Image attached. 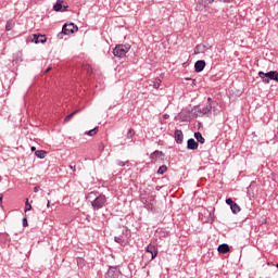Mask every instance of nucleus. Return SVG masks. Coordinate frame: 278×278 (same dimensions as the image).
<instances>
[{
	"mask_svg": "<svg viewBox=\"0 0 278 278\" xmlns=\"http://www.w3.org/2000/svg\"><path fill=\"white\" fill-rule=\"evenodd\" d=\"M180 118H181L182 122H188L189 121V118L187 116H184L182 114L180 115Z\"/></svg>",
	"mask_w": 278,
	"mask_h": 278,
	"instance_id": "c85d7f7f",
	"label": "nucleus"
},
{
	"mask_svg": "<svg viewBox=\"0 0 278 278\" xmlns=\"http://www.w3.org/2000/svg\"><path fill=\"white\" fill-rule=\"evenodd\" d=\"M111 276H112L113 278H117V276L113 274V268H112V267H110V270H109V273L106 274V277H111Z\"/></svg>",
	"mask_w": 278,
	"mask_h": 278,
	"instance_id": "5701e85b",
	"label": "nucleus"
},
{
	"mask_svg": "<svg viewBox=\"0 0 278 278\" xmlns=\"http://www.w3.org/2000/svg\"><path fill=\"white\" fill-rule=\"evenodd\" d=\"M175 140L178 144H181L184 142V134L181 130H176L175 131Z\"/></svg>",
	"mask_w": 278,
	"mask_h": 278,
	"instance_id": "1a4fd4ad",
	"label": "nucleus"
},
{
	"mask_svg": "<svg viewBox=\"0 0 278 278\" xmlns=\"http://www.w3.org/2000/svg\"><path fill=\"white\" fill-rule=\"evenodd\" d=\"M39 191V187L34 188V192L37 193Z\"/></svg>",
	"mask_w": 278,
	"mask_h": 278,
	"instance_id": "2f4dec72",
	"label": "nucleus"
},
{
	"mask_svg": "<svg viewBox=\"0 0 278 278\" xmlns=\"http://www.w3.org/2000/svg\"><path fill=\"white\" fill-rule=\"evenodd\" d=\"M64 3V1L63 0H58L56 2H55V4L53 5V10L55 11V12H66V10H67V5L66 4H63Z\"/></svg>",
	"mask_w": 278,
	"mask_h": 278,
	"instance_id": "39448f33",
	"label": "nucleus"
},
{
	"mask_svg": "<svg viewBox=\"0 0 278 278\" xmlns=\"http://www.w3.org/2000/svg\"><path fill=\"white\" fill-rule=\"evenodd\" d=\"M154 154H155V155H163V152H161V151H155Z\"/></svg>",
	"mask_w": 278,
	"mask_h": 278,
	"instance_id": "7c9ffc66",
	"label": "nucleus"
},
{
	"mask_svg": "<svg viewBox=\"0 0 278 278\" xmlns=\"http://www.w3.org/2000/svg\"><path fill=\"white\" fill-rule=\"evenodd\" d=\"M35 154H36V156H37L38 159L42 160V159L46 157L47 152L43 151V150H38V151L35 152Z\"/></svg>",
	"mask_w": 278,
	"mask_h": 278,
	"instance_id": "2eb2a0df",
	"label": "nucleus"
},
{
	"mask_svg": "<svg viewBox=\"0 0 278 278\" xmlns=\"http://www.w3.org/2000/svg\"><path fill=\"white\" fill-rule=\"evenodd\" d=\"M0 203H2V197L0 198Z\"/></svg>",
	"mask_w": 278,
	"mask_h": 278,
	"instance_id": "4c0bfd02",
	"label": "nucleus"
},
{
	"mask_svg": "<svg viewBox=\"0 0 278 278\" xmlns=\"http://www.w3.org/2000/svg\"><path fill=\"white\" fill-rule=\"evenodd\" d=\"M212 104L210 103V104H207L205 108H203V109H201V111H202V115L204 116V115H210L211 113H212Z\"/></svg>",
	"mask_w": 278,
	"mask_h": 278,
	"instance_id": "ddd939ff",
	"label": "nucleus"
},
{
	"mask_svg": "<svg viewBox=\"0 0 278 278\" xmlns=\"http://www.w3.org/2000/svg\"><path fill=\"white\" fill-rule=\"evenodd\" d=\"M258 76L262 78L264 84H269V80L278 83V72L270 71L268 73L260 72Z\"/></svg>",
	"mask_w": 278,
	"mask_h": 278,
	"instance_id": "7ed1b4c3",
	"label": "nucleus"
},
{
	"mask_svg": "<svg viewBox=\"0 0 278 278\" xmlns=\"http://www.w3.org/2000/svg\"><path fill=\"white\" fill-rule=\"evenodd\" d=\"M90 216H87V219L89 218Z\"/></svg>",
	"mask_w": 278,
	"mask_h": 278,
	"instance_id": "ea45409f",
	"label": "nucleus"
},
{
	"mask_svg": "<svg viewBox=\"0 0 278 278\" xmlns=\"http://www.w3.org/2000/svg\"><path fill=\"white\" fill-rule=\"evenodd\" d=\"M147 253H150L151 254V260H154L156 256H157V249L152 245V244H149L146 249Z\"/></svg>",
	"mask_w": 278,
	"mask_h": 278,
	"instance_id": "423d86ee",
	"label": "nucleus"
},
{
	"mask_svg": "<svg viewBox=\"0 0 278 278\" xmlns=\"http://www.w3.org/2000/svg\"><path fill=\"white\" fill-rule=\"evenodd\" d=\"M70 168L73 170V172H75L76 169H75V166H70Z\"/></svg>",
	"mask_w": 278,
	"mask_h": 278,
	"instance_id": "f704fd0d",
	"label": "nucleus"
},
{
	"mask_svg": "<svg viewBox=\"0 0 278 278\" xmlns=\"http://www.w3.org/2000/svg\"><path fill=\"white\" fill-rule=\"evenodd\" d=\"M162 80L160 78H156L153 83L154 89H159L161 86Z\"/></svg>",
	"mask_w": 278,
	"mask_h": 278,
	"instance_id": "a211bd4d",
	"label": "nucleus"
},
{
	"mask_svg": "<svg viewBox=\"0 0 278 278\" xmlns=\"http://www.w3.org/2000/svg\"><path fill=\"white\" fill-rule=\"evenodd\" d=\"M206 66V63L204 60H200L195 63L194 68L197 73H202Z\"/></svg>",
	"mask_w": 278,
	"mask_h": 278,
	"instance_id": "0eeeda50",
	"label": "nucleus"
},
{
	"mask_svg": "<svg viewBox=\"0 0 278 278\" xmlns=\"http://www.w3.org/2000/svg\"><path fill=\"white\" fill-rule=\"evenodd\" d=\"M230 251V248L228 244L224 243L218 247V252L222 254H226Z\"/></svg>",
	"mask_w": 278,
	"mask_h": 278,
	"instance_id": "9b49d317",
	"label": "nucleus"
},
{
	"mask_svg": "<svg viewBox=\"0 0 278 278\" xmlns=\"http://www.w3.org/2000/svg\"><path fill=\"white\" fill-rule=\"evenodd\" d=\"M230 208H231V211H232L233 214H238V213L241 211L240 206H239L237 203H233V204L230 206Z\"/></svg>",
	"mask_w": 278,
	"mask_h": 278,
	"instance_id": "dca6fc26",
	"label": "nucleus"
},
{
	"mask_svg": "<svg viewBox=\"0 0 278 278\" xmlns=\"http://www.w3.org/2000/svg\"><path fill=\"white\" fill-rule=\"evenodd\" d=\"M78 112H79V111L77 110V111L73 112L72 114H70L68 116H66V117H65V122H70V121L72 119V117H73L74 115H76Z\"/></svg>",
	"mask_w": 278,
	"mask_h": 278,
	"instance_id": "aec40b11",
	"label": "nucleus"
},
{
	"mask_svg": "<svg viewBox=\"0 0 278 278\" xmlns=\"http://www.w3.org/2000/svg\"><path fill=\"white\" fill-rule=\"evenodd\" d=\"M47 40L46 35H34L35 43H45Z\"/></svg>",
	"mask_w": 278,
	"mask_h": 278,
	"instance_id": "9d476101",
	"label": "nucleus"
},
{
	"mask_svg": "<svg viewBox=\"0 0 278 278\" xmlns=\"http://www.w3.org/2000/svg\"><path fill=\"white\" fill-rule=\"evenodd\" d=\"M97 131H98V128L91 129V130L88 131V135L90 137H92V136H94L97 134Z\"/></svg>",
	"mask_w": 278,
	"mask_h": 278,
	"instance_id": "393cba45",
	"label": "nucleus"
},
{
	"mask_svg": "<svg viewBox=\"0 0 278 278\" xmlns=\"http://www.w3.org/2000/svg\"><path fill=\"white\" fill-rule=\"evenodd\" d=\"M194 138L197 139L198 142H200L201 144H204L205 143V139L203 138L202 134L201 132H195L194 134Z\"/></svg>",
	"mask_w": 278,
	"mask_h": 278,
	"instance_id": "4468645a",
	"label": "nucleus"
},
{
	"mask_svg": "<svg viewBox=\"0 0 278 278\" xmlns=\"http://www.w3.org/2000/svg\"><path fill=\"white\" fill-rule=\"evenodd\" d=\"M276 267L278 268V263H277Z\"/></svg>",
	"mask_w": 278,
	"mask_h": 278,
	"instance_id": "58836bf2",
	"label": "nucleus"
},
{
	"mask_svg": "<svg viewBox=\"0 0 278 278\" xmlns=\"http://www.w3.org/2000/svg\"><path fill=\"white\" fill-rule=\"evenodd\" d=\"M206 49V46H203L202 43H199L198 46H195L194 48V53L199 54V53H204Z\"/></svg>",
	"mask_w": 278,
	"mask_h": 278,
	"instance_id": "f8f14e48",
	"label": "nucleus"
},
{
	"mask_svg": "<svg viewBox=\"0 0 278 278\" xmlns=\"http://www.w3.org/2000/svg\"><path fill=\"white\" fill-rule=\"evenodd\" d=\"M226 203H227L228 205H230V207H231L233 204H236V202H233L232 199H230V198L226 200Z\"/></svg>",
	"mask_w": 278,
	"mask_h": 278,
	"instance_id": "a878e982",
	"label": "nucleus"
},
{
	"mask_svg": "<svg viewBox=\"0 0 278 278\" xmlns=\"http://www.w3.org/2000/svg\"><path fill=\"white\" fill-rule=\"evenodd\" d=\"M166 170H167V166H166V165H163V166H161V167L159 168L157 174L163 175V174L166 173Z\"/></svg>",
	"mask_w": 278,
	"mask_h": 278,
	"instance_id": "6ab92c4d",
	"label": "nucleus"
},
{
	"mask_svg": "<svg viewBox=\"0 0 278 278\" xmlns=\"http://www.w3.org/2000/svg\"><path fill=\"white\" fill-rule=\"evenodd\" d=\"M130 48H131L130 43H121L116 46V48H114L113 54L116 58H124L126 53L130 50Z\"/></svg>",
	"mask_w": 278,
	"mask_h": 278,
	"instance_id": "f03ea898",
	"label": "nucleus"
},
{
	"mask_svg": "<svg viewBox=\"0 0 278 278\" xmlns=\"http://www.w3.org/2000/svg\"><path fill=\"white\" fill-rule=\"evenodd\" d=\"M35 150H36V148H35V147H33V148H31V151H35Z\"/></svg>",
	"mask_w": 278,
	"mask_h": 278,
	"instance_id": "e433bc0d",
	"label": "nucleus"
},
{
	"mask_svg": "<svg viewBox=\"0 0 278 278\" xmlns=\"http://www.w3.org/2000/svg\"><path fill=\"white\" fill-rule=\"evenodd\" d=\"M31 210V205L28 203V200L25 203V213L29 212Z\"/></svg>",
	"mask_w": 278,
	"mask_h": 278,
	"instance_id": "b1692460",
	"label": "nucleus"
},
{
	"mask_svg": "<svg viewBox=\"0 0 278 278\" xmlns=\"http://www.w3.org/2000/svg\"><path fill=\"white\" fill-rule=\"evenodd\" d=\"M129 162H122V161H118L117 162V165L121 166V167H124L126 164H128Z\"/></svg>",
	"mask_w": 278,
	"mask_h": 278,
	"instance_id": "bb28decb",
	"label": "nucleus"
},
{
	"mask_svg": "<svg viewBox=\"0 0 278 278\" xmlns=\"http://www.w3.org/2000/svg\"><path fill=\"white\" fill-rule=\"evenodd\" d=\"M212 102H213V100H212L211 98H208V99H207V104L211 103V105H212Z\"/></svg>",
	"mask_w": 278,
	"mask_h": 278,
	"instance_id": "473e14b6",
	"label": "nucleus"
},
{
	"mask_svg": "<svg viewBox=\"0 0 278 278\" xmlns=\"http://www.w3.org/2000/svg\"><path fill=\"white\" fill-rule=\"evenodd\" d=\"M47 206H48V207H50V206H51V205H50V201H49V200H48Z\"/></svg>",
	"mask_w": 278,
	"mask_h": 278,
	"instance_id": "c9c22d12",
	"label": "nucleus"
},
{
	"mask_svg": "<svg viewBox=\"0 0 278 278\" xmlns=\"http://www.w3.org/2000/svg\"><path fill=\"white\" fill-rule=\"evenodd\" d=\"M115 241L117 243H122L124 240H123V237H115Z\"/></svg>",
	"mask_w": 278,
	"mask_h": 278,
	"instance_id": "cd10ccee",
	"label": "nucleus"
},
{
	"mask_svg": "<svg viewBox=\"0 0 278 278\" xmlns=\"http://www.w3.org/2000/svg\"><path fill=\"white\" fill-rule=\"evenodd\" d=\"M94 211L101 210L106 203V197L100 192H90L87 197Z\"/></svg>",
	"mask_w": 278,
	"mask_h": 278,
	"instance_id": "f257e3e1",
	"label": "nucleus"
},
{
	"mask_svg": "<svg viewBox=\"0 0 278 278\" xmlns=\"http://www.w3.org/2000/svg\"><path fill=\"white\" fill-rule=\"evenodd\" d=\"M192 112L197 117L203 116L202 109H194Z\"/></svg>",
	"mask_w": 278,
	"mask_h": 278,
	"instance_id": "f3484780",
	"label": "nucleus"
},
{
	"mask_svg": "<svg viewBox=\"0 0 278 278\" xmlns=\"http://www.w3.org/2000/svg\"><path fill=\"white\" fill-rule=\"evenodd\" d=\"M50 71H51V67L47 68V70L45 71V74L49 73Z\"/></svg>",
	"mask_w": 278,
	"mask_h": 278,
	"instance_id": "72a5a7b5",
	"label": "nucleus"
},
{
	"mask_svg": "<svg viewBox=\"0 0 278 278\" xmlns=\"http://www.w3.org/2000/svg\"><path fill=\"white\" fill-rule=\"evenodd\" d=\"M12 28H13L12 22H7V26H5L7 31L12 30Z\"/></svg>",
	"mask_w": 278,
	"mask_h": 278,
	"instance_id": "4be33fe9",
	"label": "nucleus"
},
{
	"mask_svg": "<svg viewBox=\"0 0 278 278\" xmlns=\"http://www.w3.org/2000/svg\"><path fill=\"white\" fill-rule=\"evenodd\" d=\"M78 28L75 26V24L71 23V24H64L63 28H62V33L66 36L74 34L75 31H77Z\"/></svg>",
	"mask_w": 278,
	"mask_h": 278,
	"instance_id": "20e7f679",
	"label": "nucleus"
},
{
	"mask_svg": "<svg viewBox=\"0 0 278 278\" xmlns=\"http://www.w3.org/2000/svg\"><path fill=\"white\" fill-rule=\"evenodd\" d=\"M134 135H135L134 130L129 129L128 132H127L126 138L130 140L134 137Z\"/></svg>",
	"mask_w": 278,
	"mask_h": 278,
	"instance_id": "412c9836",
	"label": "nucleus"
},
{
	"mask_svg": "<svg viewBox=\"0 0 278 278\" xmlns=\"http://www.w3.org/2000/svg\"><path fill=\"white\" fill-rule=\"evenodd\" d=\"M23 226H24V227H27V226H28L27 218H23Z\"/></svg>",
	"mask_w": 278,
	"mask_h": 278,
	"instance_id": "c756f323",
	"label": "nucleus"
},
{
	"mask_svg": "<svg viewBox=\"0 0 278 278\" xmlns=\"http://www.w3.org/2000/svg\"><path fill=\"white\" fill-rule=\"evenodd\" d=\"M198 148H199V143L194 139L191 138V139L188 140V143H187V149L188 150L194 151Z\"/></svg>",
	"mask_w": 278,
	"mask_h": 278,
	"instance_id": "6e6552de",
	"label": "nucleus"
}]
</instances>
